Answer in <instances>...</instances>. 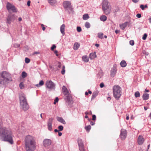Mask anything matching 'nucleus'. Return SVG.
<instances>
[{
  "label": "nucleus",
  "mask_w": 151,
  "mask_h": 151,
  "mask_svg": "<svg viewBox=\"0 0 151 151\" xmlns=\"http://www.w3.org/2000/svg\"><path fill=\"white\" fill-rule=\"evenodd\" d=\"M0 137L4 141L7 142L11 144L13 143L14 136L9 129L5 127L0 128Z\"/></svg>",
  "instance_id": "f257e3e1"
},
{
  "label": "nucleus",
  "mask_w": 151,
  "mask_h": 151,
  "mask_svg": "<svg viewBox=\"0 0 151 151\" xmlns=\"http://www.w3.org/2000/svg\"><path fill=\"white\" fill-rule=\"evenodd\" d=\"M25 141L26 151H34L35 149L36 142L34 137L27 135L25 137Z\"/></svg>",
  "instance_id": "f03ea898"
},
{
  "label": "nucleus",
  "mask_w": 151,
  "mask_h": 151,
  "mask_svg": "<svg viewBox=\"0 0 151 151\" xmlns=\"http://www.w3.org/2000/svg\"><path fill=\"white\" fill-rule=\"evenodd\" d=\"M102 9L104 14L108 15L111 11V6L110 3L107 0L104 1L102 3Z\"/></svg>",
  "instance_id": "7ed1b4c3"
},
{
  "label": "nucleus",
  "mask_w": 151,
  "mask_h": 151,
  "mask_svg": "<svg viewBox=\"0 0 151 151\" xmlns=\"http://www.w3.org/2000/svg\"><path fill=\"white\" fill-rule=\"evenodd\" d=\"M113 91L114 97L118 100L121 95V89L119 86L115 85L113 88Z\"/></svg>",
  "instance_id": "20e7f679"
},
{
  "label": "nucleus",
  "mask_w": 151,
  "mask_h": 151,
  "mask_svg": "<svg viewBox=\"0 0 151 151\" xmlns=\"http://www.w3.org/2000/svg\"><path fill=\"white\" fill-rule=\"evenodd\" d=\"M0 74L6 83L11 79V74L6 71H3Z\"/></svg>",
  "instance_id": "39448f33"
},
{
  "label": "nucleus",
  "mask_w": 151,
  "mask_h": 151,
  "mask_svg": "<svg viewBox=\"0 0 151 151\" xmlns=\"http://www.w3.org/2000/svg\"><path fill=\"white\" fill-rule=\"evenodd\" d=\"M6 8L8 11L9 12L12 11L14 12H17V9L13 5L9 3L8 2L6 4Z\"/></svg>",
  "instance_id": "423d86ee"
},
{
  "label": "nucleus",
  "mask_w": 151,
  "mask_h": 151,
  "mask_svg": "<svg viewBox=\"0 0 151 151\" xmlns=\"http://www.w3.org/2000/svg\"><path fill=\"white\" fill-rule=\"evenodd\" d=\"M62 92L67 99H68L70 97V93L66 87L64 86H63L62 88Z\"/></svg>",
  "instance_id": "0eeeda50"
},
{
  "label": "nucleus",
  "mask_w": 151,
  "mask_h": 151,
  "mask_svg": "<svg viewBox=\"0 0 151 151\" xmlns=\"http://www.w3.org/2000/svg\"><path fill=\"white\" fill-rule=\"evenodd\" d=\"M127 131L124 129H122L121 130L120 137L122 140H124L127 135Z\"/></svg>",
  "instance_id": "6e6552de"
},
{
  "label": "nucleus",
  "mask_w": 151,
  "mask_h": 151,
  "mask_svg": "<svg viewBox=\"0 0 151 151\" xmlns=\"http://www.w3.org/2000/svg\"><path fill=\"white\" fill-rule=\"evenodd\" d=\"M46 87L50 89H54L55 85L51 81H47L46 83Z\"/></svg>",
  "instance_id": "1a4fd4ad"
},
{
  "label": "nucleus",
  "mask_w": 151,
  "mask_h": 151,
  "mask_svg": "<svg viewBox=\"0 0 151 151\" xmlns=\"http://www.w3.org/2000/svg\"><path fill=\"white\" fill-rule=\"evenodd\" d=\"M15 18L16 17L14 15H9L7 18V23L8 24H10L11 22L14 21Z\"/></svg>",
  "instance_id": "9d476101"
},
{
  "label": "nucleus",
  "mask_w": 151,
  "mask_h": 151,
  "mask_svg": "<svg viewBox=\"0 0 151 151\" xmlns=\"http://www.w3.org/2000/svg\"><path fill=\"white\" fill-rule=\"evenodd\" d=\"M53 120V119L52 118H50L49 119L47 122V128L50 131L52 130V124Z\"/></svg>",
  "instance_id": "9b49d317"
},
{
  "label": "nucleus",
  "mask_w": 151,
  "mask_h": 151,
  "mask_svg": "<svg viewBox=\"0 0 151 151\" xmlns=\"http://www.w3.org/2000/svg\"><path fill=\"white\" fill-rule=\"evenodd\" d=\"M63 6L67 9H69L71 10L72 9L71 4L70 1H64L63 3Z\"/></svg>",
  "instance_id": "f8f14e48"
},
{
  "label": "nucleus",
  "mask_w": 151,
  "mask_h": 151,
  "mask_svg": "<svg viewBox=\"0 0 151 151\" xmlns=\"http://www.w3.org/2000/svg\"><path fill=\"white\" fill-rule=\"evenodd\" d=\"M20 106L21 108L24 111H26L29 108V105L27 103V102L25 103H22V104H20Z\"/></svg>",
  "instance_id": "ddd939ff"
},
{
  "label": "nucleus",
  "mask_w": 151,
  "mask_h": 151,
  "mask_svg": "<svg viewBox=\"0 0 151 151\" xmlns=\"http://www.w3.org/2000/svg\"><path fill=\"white\" fill-rule=\"evenodd\" d=\"M145 141V139L141 135H139L137 139V143L139 145H142Z\"/></svg>",
  "instance_id": "4468645a"
},
{
  "label": "nucleus",
  "mask_w": 151,
  "mask_h": 151,
  "mask_svg": "<svg viewBox=\"0 0 151 151\" xmlns=\"http://www.w3.org/2000/svg\"><path fill=\"white\" fill-rule=\"evenodd\" d=\"M20 104L22 103H25L27 102L26 97L24 94L21 95L19 97Z\"/></svg>",
  "instance_id": "2eb2a0df"
},
{
  "label": "nucleus",
  "mask_w": 151,
  "mask_h": 151,
  "mask_svg": "<svg viewBox=\"0 0 151 151\" xmlns=\"http://www.w3.org/2000/svg\"><path fill=\"white\" fill-rule=\"evenodd\" d=\"M51 144V141L50 139H45L43 141V144L45 147H47Z\"/></svg>",
  "instance_id": "dca6fc26"
},
{
  "label": "nucleus",
  "mask_w": 151,
  "mask_h": 151,
  "mask_svg": "<svg viewBox=\"0 0 151 151\" xmlns=\"http://www.w3.org/2000/svg\"><path fill=\"white\" fill-rule=\"evenodd\" d=\"M116 69L115 67H113L111 71V76L112 77H114L116 73Z\"/></svg>",
  "instance_id": "f3484780"
},
{
  "label": "nucleus",
  "mask_w": 151,
  "mask_h": 151,
  "mask_svg": "<svg viewBox=\"0 0 151 151\" xmlns=\"http://www.w3.org/2000/svg\"><path fill=\"white\" fill-rule=\"evenodd\" d=\"M128 24L127 22H126L124 23L120 24L119 26L120 28L122 29H124L125 28L127 27Z\"/></svg>",
  "instance_id": "a211bd4d"
},
{
  "label": "nucleus",
  "mask_w": 151,
  "mask_h": 151,
  "mask_svg": "<svg viewBox=\"0 0 151 151\" xmlns=\"http://www.w3.org/2000/svg\"><path fill=\"white\" fill-rule=\"evenodd\" d=\"M57 120L59 122L62 123L63 124H65V121L61 117H57L56 118Z\"/></svg>",
  "instance_id": "6ab92c4d"
},
{
  "label": "nucleus",
  "mask_w": 151,
  "mask_h": 151,
  "mask_svg": "<svg viewBox=\"0 0 151 151\" xmlns=\"http://www.w3.org/2000/svg\"><path fill=\"white\" fill-rule=\"evenodd\" d=\"M78 143L79 147L84 146L83 142L81 139H78Z\"/></svg>",
  "instance_id": "aec40b11"
},
{
  "label": "nucleus",
  "mask_w": 151,
  "mask_h": 151,
  "mask_svg": "<svg viewBox=\"0 0 151 151\" xmlns=\"http://www.w3.org/2000/svg\"><path fill=\"white\" fill-rule=\"evenodd\" d=\"M96 57V52L92 53L90 54L89 55V58L91 59H93Z\"/></svg>",
  "instance_id": "412c9836"
},
{
  "label": "nucleus",
  "mask_w": 151,
  "mask_h": 151,
  "mask_svg": "<svg viewBox=\"0 0 151 151\" xmlns=\"http://www.w3.org/2000/svg\"><path fill=\"white\" fill-rule=\"evenodd\" d=\"M65 27V25L64 24H62L60 27V32L63 35H64L65 34V33L64 32Z\"/></svg>",
  "instance_id": "4be33fe9"
},
{
  "label": "nucleus",
  "mask_w": 151,
  "mask_h": 151,
  "mask_svg": "<svg viewBox=\"0 0 151 151\" xmlns=\"http://www.w3.org/2000/svg\"><path fill=\"white\" fill-rule=\"evenodd\" d=\"M49 3L51 5H54L56 4V0H48Z\"/></svg>",
  "instance_id": "5701e85b"
},
{
  "label": "nucleus",
  "mask_w": 151,
  "mask_h": 151,
  "mask_svg": "<svg viewBox=\"0 0 151 151\" xmlns=\"http://www.w3.org/2000/svg\"><path fill=\"white\" fill-rule=\"evenodd\" d=\"M98 91H96L94 92L92 96L91 99H93L98 94Z\"/></svg>",
  "instance_id": "b1692460"
},
{
  "label": "nucleus",
  "mask_w": 151,
  "mask_h": 151,
  "mask_svg": "<svg viewBox=\"0 0 151 151\" xmlns=\"http://www.w3.org/2000/svg\"><path fill=\"white\" fill-rule=\"evenodd\" d=\"M149 97V95L148 93H144L142 96V98L144 100H147Z\"/></svg>",
  "instance_id": "393cba45"
},
{
  "label": "nucleus",
  "mask_w": 151,
  "mask_h": 151,
  "mask_svg": "<svg viewBox=\"0 0 151 151\" xmlns=\"http://www.w3.org/2000/svg\"><path fill=\"white\" fill-rule=\"evenodd\" d=\"M80 46V45L78 43H75L73 46V49L75 50H77Z\"/></svg>",
  "instance_id": "a878e982"
},
{
  "label": "nucleus",
  "mask_w": 151,
  "mask_h": 151,
  "mask_svg": "<svg viewBox=\"0 0 151 151\" xmlns=\"http://www.w3.org/2000/svg\"><path fill=\"white\" fill-rule=\"evenodd\" d=\"M6 83L0 74V85H4Z\"/></svg>",
  "instance_id": "bb28decb"
},
{
  "label": "nucleus",
  "mask_w": 151,
  "mask_h": 151,
  "mask_svg": "<svg viewBox=\"0 0 151 151\" xmlns=\"http://www.w3.org/2000/svg\"><path fill=\"white\" fill-rule=\"evenodd\" d=\"M121 66L122 67H124L126 66L127 63L124 60L122 61L120 63Z\"/></svg>",
  "instance_id": "cd10ccee"
},
{
  "label": "nucleus",
  "mask_w": 151,
  "mask_h": 151,
  "mask_svg": "<svg viewBox=\"0 0 151 151\" xmlns=\"http://www.w3.org/2000/svg\"><path fill=\"white\" fill-rule=\"evenodd\" d=\"M89 18V17L88 14H85L83 16V18L84 20H86Z\"/></svg>",
  "instance_id": "c85d7f7f"
},
{
  "label": "nucleus",
  "mask_w": 151,
  "mask_h": 151,
  "mask_svg": "<svg viewBox=\"0 0 151 151\" xmlns=\"http://www.w3.org/2000/svg\"><path fill=\"white\" fill-rule=\"evenodd\" d=\"M82 59L83 61L86 62H88L89 60L88 57L86 56H83Z\"/></svg>",
  "instance_id": "c756f323"
},
{
  "label": "nucleus",
  "mask_w": 151,
  "mask_h": 151,
  "mask_svg": "<svg viewBox=\"0 0 151 151\" xmlns=\"http://www.w3.org/2000/svg\"><path fill=\"white\" fill-rule=\"evenodd\" d=\"M107 17L105 15H102L100 17L101 20L105 21L106 20Z\"/></svg>",
  "instance_id": "7c9ffc66"
},
{
  "label": "nucleus",
  "mask_w": 151,
  "mask_h": 151,
  "mask_svg": "<svg viewBox=\"0 0 151 151\" xmlns=\"http://www.w3.org/2000/svg\"><path fill=\"white\" fill-rule=\"evenodd\" d=\"M44 84V83L43 81L42 80L41 81L39 84H37L36 85V86L37 87H39L40 86H42Z\"/></svg>",
  "instance_id": "2f4dec72"
},
{
  "label": "nucleus",
  "mask_w": 151,
  "mask_h": 151,
  "mask_svg": "<svg viewBox=\"0 0 151 151\" xmlns=\"http://www.w3.org/2000/svg\"><path fill=\"white\" fill-rule=\"evenodd\" d=\"M91 129V126L90 125L87 126H86L85 127V129H86V131L87 132H88Z\"/></svg>",
  "instance_id": "473e14b6"
},
{
  "label": "nucleus",
  "mask_w": 151,
  "mask_h": 151,
  "mask_svg": "<svg viewBox=\"0 0 151 151\" xmlns=\"http://www.w3.org/2000/svg\"><path fill=\"white\" fill-rule=\"evenodd\" d=\"M27 76V74L24 71H23L22 73V76L23 78H25Z\"/></svg>",
  "instance_id": "72a5a7b5"
},
{
  "label": "nucleus",
  "mask_w": 151,
  "mask_h": 151,
  "mask_svg": "<svg viewBox=\"0 0 151 151\" xmlns=\"http://www.w3.org/2000/svg\"><path fill=\"white\" fill-rule=\"evenodd\" d=\"M104 34L102 33H99L98 34V37L100 39L103 38Z\"/></svg>",
  "instance_id": "f704fd0d"
},
{
  "label": "nucleus",
  "mask_w": 151,
  "mask_h": 151,
  "mask_svg": "<svg viewBox=\"0 0 151 151\" xmlns=\"http://www.w3.org/2000/svg\"><path fill=\"white\" fill-rule=\"evenodd\" d=\"M85 26L86 28H88L90 27L91 25L88 22H86L85 23Z\"/></svg>",
  "instance_id": "c9c22d12"
},
{
  "label": "nucleus",
  "mask_w": 151,
  "mask_h": 151,
  "mask_svg": "<svg viewBox=\"0 0 151 151\" xmlns=\"http://www.w3.org/2000/svg\"><path fill=\"white\" fill-rule=\"evenodd\" d=\"M19 86L20 89H23L24 87V85L23 84V82L21 83L19 85Z\"/></svg>",
  "instance_id": "e433bc0d"
},
{
  "label": "nucleus",
  "mask_w": 151,
  "mask_h": 151,
  "mask_svg": "<svg viewBox=\"0 0 151 151\" xmlns=\"http://www.w3.org/2000/svg\"><path fill=\"white\" fill-rule=\"evenodd\" d=\"M134 95L135 97H137L140 96V93L139 91H137L135 92Z\"/></svg>",
  "instance_id": "4c0bfd02"
},
{
  "label": "nucleus",
  "mask_w": 151,
  "mask_h": 151,
  "mask_svg": "<svg viewBox=\"0 0 151 151\" xmlns=\"http://www.w3.org/2000/svg\"><path fill=\"white\" fill-rule=\"evenodd\" d=\"M65 66L64 65H63L62 68V70L61 71V73L63 75H64L65 73Z\"/></svg>",
  "instance_id": "58836bf2"
},
{
  "label": "nucleus",
  "mask_w": 151,
  "mask_h": 151,
  "mask_svg": "<svg viewBox=\"0 0 151 151\" xmlns=\"http://www.w3.org/2000/svg\"><path fill=\"white\" fill-rule=\"evenodd\" d=\"M79 148L80 151H86L84 149V146L79 147Z\"/></svg>",
  "instance_id": "ea45409f"
},
{
  "label": "nucleus",
  "mask_w": 151,
  "mask_h": 151,
  "mask_svg": "<svg viewBox=\"0 0 151 151\" xmlns=\"http://www.w3.org/2000/svg\"><path fill=\"white\" fill-rule=\"evenodd\" d=\"M119 10V9L118 7H115L114 9H113V11L114 12H116L118 11Z\"/></svg>",
  "instance_id": "a19ab883"
},
{
  "label": "nucleus",
  "mask_w": 151,
  "mask_h": 151,
  "mask_svg": "<svg viewBox=\"0 0 151 151\" xmlns=\"http://www.w3.org/2000/svg\"><path fill=\"white\" fill-rule=\"evenodd\" d=\"M63 127L62 125L59 126L58 127V129H59V131H62L63 129Z\"/></svg>",
  "instance_id": "79ce46f5"
},
{
  "label": "nucleus",
  "mask_w": 151,
  "mask_h": 151,
  "mask_svg": "<svg viewBox=\"0 0 151 151\" xmlns=\"http://www.w3.org/2000/svg\"><path fill=\"white\" fill-rule=\"evenodd\" d=\"M25 62L27 63H29L30 61V59L27 58H25Z\"/></svg>",
  "instance_id": "37998d69"
},
{
  "label": "nucleus",
  "mask_w": 151,
  "mask_h": 151,
  "mask_svg": "<svg viewBox=\"0 0 151 151\" xmlns=\"http://www.w3.org/2000/svg\"><path fill=\"white\" fill-rule=\"evenodd\" d=\"M147 36V35L146 34H145L142 37V39L144 40H145L146 39Z\"/></svg>",
  "instance_id": "c03bdc74"
},
{
  "label": "nucleus",
  "mask_w": 151,
  "mask_h": 151,
  "mask_svg": "<svg viewBox=\"0 0 151 151\" xmlns=\"http://www.w3.org/2000/svg\"><path fill=\"white\" fill-rule=\"evenodd\" d=\"M59 99L58 97H56L54 100V104H55L57 102H58V101Z\"/></svg>",
  "instance_id": "a18cd8bd"
},
{
  "label": "nucleus",
  "mask_w": 151,
  "mask_h": 151,
  "mask_svg": "<svg viewBox=\"0 0 151 151\" xmlns=\"http://www.w3.org/2000/svg\"><path fill=\"white\" fill-rule=\"evenodd\" d=\"M77 30L78 32H80L81 31V27H77Z\"/></svg>",
  "instance_id": "49530a36"
},
{
  "label": "nucleus",
  "mask_w": 151,
  "mask_h": 151,
  "mask_svg": "<svg viewBox=\"0 0 151 151\" xmlns=\"http://www.w3.org/2000/svg\"><path fill=\"white\" fill-rule=\"evenodd\" d=\"M41 26L42 27V30L43 31H45V25L43 24H41Z\"/></svg>",
  "instance_id": "de8ad7c7"
},
{
  "label": "nucleus",
  "mask_w": 151,
  "mask_h": 151,
  "mask_svg": "<svg viewBox=\"0 0 151 151\" xmlns=\"http://www.w3.org/2000/svg\"><path fill=\"white\" fill-rule=\"evenodd\" d=\"M129 44L131 45H134V42L133 40H131L129 41Z\"/></svg>",
  "instance_id": "09e8293b"
},
{
  "label": "nucleus",
  "mask_w": 151,
  "mask_h": 151,
  "mask_svg": "<svg viewBox=\"0 0 151 151\" xmlns=\"http://www.w3.org/2000/svg\"><path fill=\"white\" fill-rule=\"evenodd\" d=\"M56 47V46L55 45H53L51 47V50H53Z\"/></svg>",
  "instance_id": "8fccbe9b"
},
{
  "label": "nucleus",
  "mask_w": 151,
  "mask_h": 151,
  "mask_svg": "<svg viewBox=\"0 0 151 151\" xmlns=\"http://www.w3.org/2000/svg\"><path fill=\"white\" fill-rule=\"evenodd\" d=\"M96 116L95 115H92V119L93 121H95L96 119Z\"/></svg>",
  "instance_id": "3c124183"
},
{
  "label": "nucleus",
  "mask_w": 151,
  "mask_h": 151,
  "mask_svg": "<svg viewBox=\"0 0 151 151\" xmlns=\"http://www.w3.org/2000/svg\"><path fill=\"white\" fill-rule=\"evenodd\" d=\"M85 114L86 115H87L88 114H92L91 111H90L89 112L86 111L85 112Z\"/></svg>",
  "instance_id": "603ef678"
},
{
  "label": "nucleus",
  "mask_w": 151,
  "mask_h": 151,
  "mask_svg": "<svg viewBox=\"0 0 151 151\" xmlns=\"http://www.w3.org/2000/svg\"><path fill=\"white\" fill-rule=\"evenodd\" d=\"M140 8L142 9V10H144L145 9L144 6L143 5H141L140 6Z\"/></svg>",
  "instance_id": "864d4df0"
},
{
  "label": "nucleus",
  "mask_w": 151,
  "mask_h": 151,
  "mask_svg": "<svg viewBox=\"0 0 151 151\" xmlns=\"http://www.w3.org/2000/svg\"><path fill=\"white\" fill-rule=\"evenodd\" d=\"M100 87L101 88H103L104 86V83H101L100 84Z\"/></svg>",
  "instance_id": "5fc2aeb1"
},
{
  "label": "nucleus",
  "mask_w": 151,
  "mask_h": 151,
  "mask_svg": "<svg viewBox=\"0 0 151 151\" xmlns=\"http://www.w3.org/2000/svg\"><path fill=\"white\" fill-rule=\"evenodd\" d=\"M136 17L138 18H140L141 17V14H138L136 15Z\"/></svg>",
  "instance_id": "6e6d98bb"
},
{
  "label": "nucleus",
  "mask_w": 151,
  "mask_h": 151,
  "mask_svg": "<svg viewBox=\"0 0 151 151\" xmlns=\"http://www.w3.org/2000/svg\"><path fill=\"white\" fill-rule=\"evenodd\" d=\"M30 2H31L29 0L28 1L27 4V5L28 6H30Z\"/></svg>",
  "instance_id": "4d7b16f0"
},
{
  "label": "nucleus",
  "mask_w": 151,
  "mask_h": 151,
  "mask_svg": "<svg viewBox=\"0 0 151 151\" xmlns=\"http://www.w3.org/2000/svg\"><path fill=\"white\" fill-rule=\"evenodd\" d=\"M61 66H62V65H61V63L60 62H59V63H58V67L59 68H60L61 67Z\"/></svg>",
  "instance_id": "13d9d810"
},
{
  "label": "nucleus",
  "mask_w": 151,
  "mask_h": 151,
  "mask_svg": "<svg viewBox=\"0 0 151 151\" xmlns=\"http://www.w3.org/2000/svg\"><path fill=\"white\" fill-rule=\"evenodd\" d=\"M54 53L56 54L57 56H58V51L57 50H55L54 52Z\"/></svg>",
  "instance_id": "bf43d9fd"
},
{
  "label": "nucleus",
  "mask_w": 151,
  "mask_h": 151,
  "mask_svg": "<svg viewBox=\"0 0 151 151\" xmlns=\"http://www.w3.org/2000/svg\"><path fill=\"white\" fill-rule=\"evenodd\" d=\"M39 53H40L39 52H35L33 53V55L38 54H39Z\"/></svg>",
  "instance_id": "052dcab7"
},
{
  "label": "nucleus",
  "mask_w": 151,
  "mask_h": 151,
  "mask_svg": "<svg viewBox=\"0 0 151 151\" xmlns=\"http://www.w3.org/2000/svg\"><path fill=\"white\" fill-rule=\"evenodd\" d=\"M132 0L133 2L135 3L139 1V0Z\"/></svg>",
  "instance_id": "680f3d73"
},
{
  "label": "nucleus",
  "mask_w": 151,
  "mask_h": 151,
  "mask_svg": "<svg viewBox=\"0 0 151 151\" xmlns=\"http://www.w3.org/2000/svg\"><path fill=\"white\" fill-rule=\"evenodd\" d=\"M90 124H91V125H93L94 124L95 122H91V123H90Z\"/></svg>",
  "instance_id": "e2e57ef3"
},
{
  "label": "nucleus",
  "mask_w": 151,
  "mask_h": 151,
  "mask_svg": "<svg viewBox=\"0 0 151 151\" xmlns=\"http://www.w3.org/2000/svg\"><path fill=\"white\" fill-rule=\"evenodd\" d=\"M18 20L19 22L21 21L22 20V18L21 17H19L18 18Z\"/></svg>",
  "instance_id": "0e129e2a"
},
{
  "label": "nucleus",
  "mask_w": 151,
  "mask_h": 151,
  "mask_svg": "<svg viewBox=\"0 0 151 151\" xmlns=\"http://www.w3.org/2000/svg\"><path fill=\"white\" fill-rule=\"evenodd\" d=\"M115 32L116 34H117L119 33V31L118 30H116L115 31Z\"/></svg>",
  "instance_id": "69168bd1"
},
{
  "label": "nucleus",
  "mask_w": 151,
  "mask_h": 151,
  "mask_svg": "<svg viewBox=\"0 0 151 151\" xmlns=\"http://www.w3.org/2000/svg\"><path fill=\"white\" fill-rule=\"evenodd\" d=\"M62 133L60 132H58V135L59 136H60L62 135Z\"/></svg>",
  "instance_id": "338daca9"
},
{
  "label": "nucleus",
  "mask_w": 151,
  "mask_h": 151,
  "mask_svg": "<svg viewBox=\"0 0 151 151\" xmlns=\"http://www.w3.org/2000/svg\"><path fill=\"white\" fill-rule=\"evenodd\" d=\"M59 131L57 129H55L54 130V131L55 132H58Z\"/></svg>",
  "instance_id": "774afa93"
}]
</instances>
